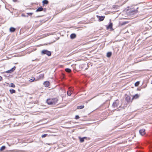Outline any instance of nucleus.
Masks as SVG:
<instances>
[{
	"instance_id": "1",
	"label": "nucleus",
	"mask_w": 152,
	"mask_h": 152,
	"mask_svg": "<svg viewBox=\"0 0 152 152\" xmlns=\"http://www.w3.org/2000/svg\"><path fill=\"white\" fill-rule=\"evenodd\" d=\"M119 106V102L118 100H116L112 104V107L114 108H117L118 107H120Z\"/></svg>"
},
{
	"instance_id": "2",
	"label": "nucleus",
	"mask_w": 152,
	"mask_h": 152,
	"mask_svg": "<svg viewBox=\"0 0 152 152\" xmlns=\"http://www.w3.org/2000/svg\"><path fill=\"white\" fill-rule=\"evenodd\" d=\"M48 52V56L51 55V53L50 51H48L47 50H42L41 52V53L42 55L45 54V53Z\"/></svg>"
},
{
	"instance_id": "3",
	"label": "nucleus",
	"mask_w": 152,
	"mask_h": 152,
	"mask_svg": "<svg viewBox=\"0 0 152 152\" xmlns=\"http://www.w3.org/2000/svg\"><path fill=\"white\" fill-rule=\"evenodd\" d=\"M131 97L128 95L126 96L125 100L128 103L131 102L132 101V100Z\"/></svg>"
},
{
	"instance_id": "4",
	"label": "nucleus",
	"mask_w": 152,
	"mask_h": 152,
	"mask_svg": "<svg viewBox=\"0 0 152 152\" xmlns=\"http://www.w3.org/2000/svg\"><path fill=\"white\" fill-rule=\"evenodd\" d=\"M52 105L55 104L57 102L58 99L56 98H54L51 99Z\"/></svg>"
},
{
	"instance_id": "5",
	"label": "nucleus",
	"mask_w": 152,
	"mask_h": 152,
	"mask_svg": "<svg viewBox=\"0 0 152 152\" xmlns=\"http://www.w3.org/2000/svg\"><path fill=\"white\" fill-rule=\"evenodd\" d=\"M113 23H110L109 25L107 27V29H110L111 31L113 30Z\"/></svg>"
},
{
	"instance_id": "6",
	"label": "nucleus",
	"mask_w": 152,
	"mask_h": 152,
	"mask_svg": "<svg viewBox=\"0 0 152 152\" xmlns=\"http://www.w3.org/2000/svg\"><path fill=\"white\" fill-rule=\"evenodd\" d=\"M96 17L99 19V21H102L105 18L104 16H99V15H97Z\"/></svg>"
},
{
	"instance_id": "7",
	"label": "nucleus",
	"mask_w": 152,
	"mask_h": 152,
	"mask_svg": "<svg viewBox=\"0 0 152 152\" xmlns=\"http://www.w3.org/2000/svg\"><path fill=\"white\" fill-rule=\"evenodd\" d=\"M16 67H13L11 69H10L7 71L5 72L6 73H10L12 72H13L15 69Z\"/></svg>"
},
{
	"instance_id": "8",
	"label": "nucleus",
	"mask_w": 152,
	"mask_h": 152,
	"mask_svg": "<svg viewBox=\"0 0 152 152\" xmlns=\"http://www.w3.org/2000/svg\"><path fill=\"white\" fill-rule=\"evenodd\" d=\"M145 129H141L139 131L140 134L142 135H143L145 134Z\"/></svg>"
},
{
	"instance_id": "9",
	"label": "nucleus",
	"mask_w": 152,
	"mask_h": 152,
	"mask_svg": "<svg viewBox=\"0 0 152 152\" xmlns=\"http://www.w3.org/2000/svg\"><path fill=\"white\" fill-rule=\"evenodd\" d=\"M83 67H74L73 70L74 71L75 70L76 71H80L83 69Z\"/></svg>"
},
{
	"instance_id": "10",
	"label": "nucleus",
	"mask_w": 152,
	"mask_h": 152,
	"mask_svg": "<svg viewBox=\"0 0 152 152\" xmlns=\"http://www.w3.org/2000/svg\"><path fill=\"white\" fill-rule=\"evenodd\" d=\"M52 102L51 99H48L47 100V102L48 104L52 105Z\"/></svg>"
},
{
	"instance_id": "11",
	"label": "nucleus",
	"mask_w": 152,
	"mask_h": 152,
	"mask_svg": "<svg viewBox=\"0 0 152 152\" xmlns=\"http://www.w3.org/2000/svg\"><path fill=\"white\" fill-rule=\"evenodd\" d=\"M15 28L13 27H11L10 28V31L11 32H13L15 31Z\"/></svg>"
},
{
	"instance_id": "12",
	"label": "nucleus",
	"mask_w": 152,
	"mask_h": 152,
	"mask_svg": "<svg viewBox=\"0 0 152 152\" xmlns=\"http://www.w3.org/2000/svg\"><path fill=\"white\" fill-rule=\"evenodd\" d=\"M87 138L86 137H84L83 138L79 137L80 141L81 142H83L84 141V139H86Z\"/></svg>"
},
{
	"instance_id": "13",
	"label": "nucleus",
	"mask_w": 152,
	"mask_h": 152,
	"mask_svg": "<svg viewBox=\"0 0 152 152\" xmlns=\"http://www.w3.org/2000/svg\"><path fill=\"white\" fill-rule=\"evenodd\" d=\"M49 82L48 81H46L45 82L44 85L46 87H48L49 85Z\"/></svg>"
},
{
	"instance_id": "14",
	"label": "nucleus",
	"mask_w": 152,
	"mask_h": 152,
	"mask_svg": "<svg viewBox=\"0 0 152 152\" xmlns=\"http://www.w3.org/2000/svg\"><path fill=\"white\" fill-rule=\"evenodd\" d=\"M43 8L42 7H39L36 10V12H40L42 11Z\"/></svg>"
},
{
	"instance_id": "15",
	"label": "nucleus",
	"mask_w": 152,
	"mask_h": 152,
	"mask_svg": "<svg viewBox=\"0 0 152 152\" xmlns=\"http://www.w3.org/2000/svg\"><path fill=\"white\" fill-rule=\"evenodd\" d=\"M76 37V35L75 34H72L70 35L71 38L72 39H73L75 38Z\"/></svg>"
},
{
	"instance_id": "16",
	"label": "nucleus",
	"mask_w": 152,
	"mask_h": 152,
	"mask_svg": "<svg viewBox=\"0 0 152 152\" xmlns=\"http://www.w3.org/2000/svg\"><path fill=\"white\" fill-rule=\"evenodd\" d=\"M84 105H81L77 106V108L78 109H81L84 108Z\"/></svg>"
},
{
	"instance_id": "17",
	"label": "nucleus",
	"mask_w": 152,
	"mask_h": 152,
	"mask_svg": "<svg viewBox=\"0 0 152 152\" xmlns=\"http://www.w3.org/2000/svg\"><path fill=\"white\" fill-rule=\"evenodd\" d=\"M139 97V96L138 95V94H136L133 97L132 99H133V98L134 99H137Z\"/></svg>"
},
{
	"instance_id": "18",
	"label": "nucleus",
	"mask_w": 152,
	"mask_h": 152,
	"mask_svg": "<svg viewBox=\"0 0 152 152\" xmlns=\"http://www.w3.org/2000/svg\"><path fill=\"white\" fill-rule=\"evenodd\" d=\"M112 55V53L111 52H109L107 53V57H110Z\"/></svg>"
},
{
	"instance_id": "19",
	"label": "nucleus",
	"mask_w": 152,
	"mask_h": 152,
	"mask_svg": "<svg viewBox=\"0 0 152 152\" xmlns=\"http://www.w3.org/2000/svg\"><path fill=\"white\" fill-rule=\"evenodd\" d=\"M10 93L11 94H12L13 93H15V90L14 89H10Z\"/></svg>"
},
{
	"instance_id": "20",
	"label": "nucleus",
	"mask_w": 152,
	"mask_h": 152,
	"mask_svg": "<svg viewBox=\"0 0 152 152\" xmlns=\"http://www.w3.org/2000/svg\"><path fill=\"white\" fill-rule=\"evenodd\" d=\"M42 2L44 4H47L48 3V1H47V0H44Z\"/></svg>"
},
{
	"instance_id": "21",
	"label": "nucleus",
	"mask_w": 152,
	"mask_h": 152,
	"mask_svg": "<svg viewBox=\"0 0 152 152\" xmlns=\"http://www.w3.org/2000/svg\"><path fill=\"white\" fill-rule=\"evenodd\" d=\"M65 70L66 72L69 73L71 71V69L68 68H66L65 69Z\"/></svg>"
},
{
	"instance_id": "22",
	"label": "nucleus",
	"mask_w": 152,
	"mask_h": 152,
	"mask_svg": "<svg viewBox=\"0 0 152 152\" xmlns=\"http://www.w3.org/2000/svg\"><path fill=\"white\" fill-rule=\"evenodd\" d=\"M6 148V147L5 146H2L0 149V151H1L4 150Z\"/></svg>"
},
{
	"instance_id": "23",
	"label": "nucleus",
	"mask_w": 152,
	"mask_h": 152,
	"mask_svg": "<svg viewBox=\"0 0 152 152\" xmlns=\"http://www.w3.org/2000/svg\"><path fill=\"white\" fill-rule=\"evenodd\" d=\"M72 91H67V94L69 96H70L72 94Z\"/></svg>"
},
{
	"instance_id": "24",
	"label": "nucleus",
	"mask_w": 152,
	"mask_h": 152,
	"mask_svg": "<svg viewBox=\"0 0 152 152\" xmlns=\"http://www.w3.org/2000/svg\"><path fill=\"white\" fill-rule=\"evenodd\" d=\"M10 86L13 88H15V84L13 83H11L10 84Z\"/></svg>"
},
{
	"instance_id": "25",
	"label": "nucleus",
	"mask_w": 152,
	"mask_h": 152,
	"mask_svg": "<svg viewBox=\"0 0 152 152\" xmlns=\"http://www.w3.org/2000/svg\"><path fill=\"white\" fill-rule=\"evenodd\" d=\"M35 80V78L34 77H33L29 80V81L30 82H32L34 81Z\"/></svg>"
},
{
	"instance_id": "26",
	"label": "nucleus",
	"mask_w": 152,
	"mask_h": 152,
	"mask_svg": "<svg viewBox=\"0 0 152 152\" xmlns=\"http://www.w3.org/2000/svg\"><path fill=\"white\" fill-rule=\"evenodd\" d=\"M139 81H137L134 84L135 86H137L139 85Z\"/></svg>"
},
{
	"instance_id": "27",
	"label": "nucleus",
	"mask_w": 152,
	"mask_h": 152,
	"mask_svg": "<svg viewBox=\"0 0 152 152\" xmlns=\"http://www.w3.org/2000/svg\"><path fill=\"white\" fill-rule=\"evenodd\" d=\"M11 152H19L20 151L18 150H11L10 151Z\"/></svg>"
},
{
	"instance_id": "28",
	"label": "nucleus",
	"mask_w": 152,
	"mask_h": 152,
	"mask_svg": "<svg viewBox=\"0 0 152 152\" xmlns=\"http://www.w3.org/2000/svg\"><path fill=\"white\" fill-rule=\"evenodd\" d=\"M48 134H43L42 135L41 137L42 138H44L45 137H46L47 136H48Z\"/></svg>"
},
{
	"instance_id": "29",
	"label": "nucleus",
	"mask_w": 152,
	"mask_h": 152,
	"mask_svg": "<svg viewBox=\"0 0 152 152\" xmlns=\"http://www.w3.org/2000/svg\"><path fill=\"white\" fill-rule=\"evenodd\" d=\"M80 117H79V116L78 115H76V116H75V119H78Z\"/></svg>"
},
{
	"instance_id": "30",
	"label": "nucleus",
	"mask_w": 152,
	"mask_h": 152,
	"mask_svg": "<svg viewBox=\"0 0 152 152\" xmlns=\"http://www.w3.org/2000/svg\"><path fill=\"white\" fill-rule=\"evenodd\" d=\"M33 13L32 12H30V13H27V14L28 15H32L33 14Z\"/></svg>"
},
{
	"instance_id": "31",
	"label": "nucleus",
	"mask_w": 152,
	"mask_h": 152,
	"mask_svg": "<svg viewBox=\"0 0 152 152\" xmlns=\"http://www.w3.org/2000/svg\"><path fill=\"white\" fill-rule=\"evenodd\" d=\"M2 79V77H1V76H0V81H1V80Z\"/></svg>"
},
{
	"instance_id": "32",
	"label": "nucleus",
	"mask_w": 152,
	"mask_h": 152,
	"mask_svg": "<svg viewBox=\"0 0 152 152\" xmlns=\"http://www.w3.org/2000/svg\"><path fill=\"white\" fill-rule=\"evenodd\" d=\"M12 0L14 2H16L17 1V0Z\"/></svg>"
},
{
	"instance_id": "33",
	"label": "nucleus",
	"mask_w": 152,
	"mask_h": 152,
	"mask_svg": "<svg viewBox=\"0 0 152 152\" xmlns=\"http://www.w3.org/2000/svg\"><path fill=\"white\" fill-rule=\"evenodd\" d=\"M45 54H47L48 55V52H46L45 53Z\"/></svg>"
},
{
	"instance_id": "34",
	"label": "nucleus",
	"mask_w": 152,
	"mask_h": 152,
	"mask_svg": "<svg viewBox=\"0 0 152 152\" xmlns=\"http://www.w3.org/2000/svg\"><path fill=\"white\" fill-rule=\"evenodd\" d=\"M15 64H18V63H14Z\"/></svg>"
},
{
	"instance_id": "35",
	"label": "nucleus",
	"mask_w": 152,
	"mask_h": 152,
	"mask_svg": "<svg viewBox=\"0 0 152 152\" xmlns=\"http://www.w3.org/2000/svg\"><path fill=\"white\" fill-rule=\"evenodd\" d=\"M87 69H88V68H86V69H86V70H87Z\"/></svg>"
},
{
	"instance_id": "36",
	"label": "nucleus",
	"mask_w": 152,
	"mask_h": 152,
	"mask_svg": "<svg viewBox=\"0 0 152 152\" xmlns=\"http://www.w3.org/2000/svg\"><path fill=\"white\" fill-rule=\"evenodd\" d=\"M151 84H152V80L151 81Z\"/></svg>"
},
{
	"instance_id": "37",
	"label": "nucleus",
	"mask_w": 152,
	"mask_h": 152,
	"mask_svg": "<svg viewBox=\"0 0 152 152\" xmlns=\"http://www.w3.org/2000/svg\"><path fill=\"white\" fill-rule=\"evenodd\" d=\"M1 7V6L0 5V8Z\"/></svg>"
}]
</instances>
